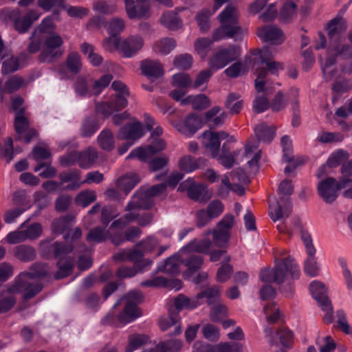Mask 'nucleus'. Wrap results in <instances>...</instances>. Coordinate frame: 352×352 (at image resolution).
I'll use <instances>...</instances> for the list:
<instances>
[{"label":"nucleus","instance_id":"2f4dec72","mask_svg":"<svg viewBox=\"0 0 352 352\" xmlns=\"http://www.w3.org/2000/svg\"><path fill=\"white\" fill-rule=\"evenodd\" d=\"M60 179L62 184L67 182L70 183L64 188L65 190H75L83 184L80 171L77 169L62 173L60 175Z\"/></svg>","mask_w":352,"mask_h":352},{"label":"nucleus","instance_id":"69168bd1","mask_svg":"<svg viewBox=\"0 0 352 352\" xmlns=\"http://www.w3.org/2000/svg\"><path fill=\"white\" fill-rule=\"evenodd\" d=\"M66 63L68 69L74 73L78 72L82 67L81 57L78 53L75 52L68 54Z\"/></svg>","mask_w":352,"mask_h":352},{"label":"nucleus","instance_id":"9d476101","mask_svg":"<svg viewBox=\"0 0 352 352\" xmlns=\"http://www.w3.org/2000/svg\"><path fill=\"white\" fill-rule=\"evenodd\" d=\"M294 190V186L289 180H284L278 186L280 200L276 202L270 201L269 214L274 221L286 219L291 213L292 205L290 199Z\"/></svg>","mask_w":352,"mask_h":352},{"label":"nucleus","instance_id":"f3484780","mask_svg":"<svg viewBox=\"0 0 352 352\" xmlns=\"http://www.w3.org/2000/svg\"><path fill=\"white\" fill-rule=\"evenodd\" d=\"M228 140V142L234 141V138L230 136L225 131L214 132L206 131L201 136V142L211 154L212 157L217 158L220 148L221 141Z\"/></svg>","mask_w":352,"mask_h":352},{"label":"nucleus","instance_id":"052dcab7","mask_svg":"<svg viewBox=\"0 0 352 352\" xmlns=\"http://www.w3.org/2000/svg\"><path fill=\"white\" fill-rule=\"evenodd\" d=\"M220 293V289L215 286L210 287L199 294H203V302H204V298H206L208 305L212 306L219 302Z\"/></svg>","mask_w":352,"mask_h":352},{"label":"nucleus","instance_id":"1a4fd4ad","mask_svg":"<svg viewBox=\"0 0 352 352\" xmlns=\"http://www.w3.org/2000/svg\"><path fill=\"white\" fill-rule=\"evenodd\" d=\"M135 218V214L132 213L126 214L123 217L114 221L111 225L108 231L101 227H96L91 229L87 234L86 239L89 243H98L109 239L116 245H119L122 242L121 238L117 237L116 232L124 228L127 224L130 223Z\"/></svg>","mask_w":352,"mask_h":352},{"label":"nucleus","instance_id":"f8f14e48","mask_svg":"<svg viewBox=\"0 0 352 352\" xmlns=\"http://www.w3.org/2000/svg\"><path fill=\"white\" fill-rule=\"evenodd\" d=\"M142 299V293L134 290L129 292L125 298L120 300V302H124L125 305L123 311L118 316V321L120 324H126L141 316V312L137 305Z\"/></svg>","mask_w":352,"mask_h":352},{"label":"nucleus","instance_id":"2eb2a0df","mask_svg":"<svg viewBox=\"0 0 352 352\" xmlns=\"http://www.w3.org/2000/svg\"><path fill=\"white\" fill-rule=\"evenodd\" d=\"M42 39H45L40 57L42 61H52L64 53V50L62 48L63 41L60 35L52 33L41 38V41Z\"/></svg>","mask_w":352,"mask_h":352},{"label":"nucleus","instance_id":"79ce46f5","mask_svg":"<svg viewBox=\"0 0 352 352\" xmlns=\"http://www.w3.org/2000/svg\"><path fill=\"white\" fill-rule=\"evenodd\" d=\"M204 161L202 158L195 159L190 155H185L179 160V167L182 171L189 173L197 170Z\"/></svg>","mask_w":352,"mask_h":352},{"label":"nucleus","instance_id":"423d86ee","mask_svg":"<svg viewBox=\"0 0 352 352\" xmlns=\"http://www.w3.org/2000/svg\"><path fill=\"white\" fill-rule=\"evenodd\" d=\"M300 270L296 263L287 258L276 263L274 269H263L261 271L259 278L265 283L274 282L277 284L283 283L291 279H297L300 277Z\"/></svg>","mask_w":352,"mask_h":352},{"label":"nucleus","instance_id":"a18cd8bd","mask_svg":"<svg viewBox=\"0 0 352 352\" xmlns=\"http://www.w3.org/2000/svg\"><path fill=\"white\" fill-rule=\"evenodd\" d=\"M225 106L231 114L239 113L243 107V100L239 94L231 93L227 97Z\"/></svg>","mask_w":352,"mask_h":352},{"label":"nucleus","instance_id":"bb28decb","mask_svg":"<svg viewBox=\"0 0 352 352\" xmlns=\"http://www.w3.org/2000/svg\"><path fill=\"white\" fill-rule=\"evenodd\" d=\"M140 69L142 74L151 80L160 78L164 74L163 67L158 60H144L141 62Z\"/></svg>","mask_w":352,"mask_h":352},{"label":"nucleus","instance_id":"bf43d9fd","mask_svg":"<svg viewBox=\"0 0 352 352\" xmlns=\"http://www.w3.org/2000/svg\"><path fill=\"white\" fill-rule=\"evenodd\" d=\"M74 90L76 96L79 97H89L93 94L92 88L90 89L87 80L82 78L76 80Z\"/></svg>","mask_w":352,"mask_h":352},{"label":"nucleus","instance_id":"4468645a","mask_svg":"<svg viewBox=\"0 0 352 352\" xmlns=\"http://www.w3.org/2000/svg\"><path fill=\"white\" fill-rule=\"evenodd\" d=\"M309 291L320 309L325 312L324 320L330 323L333 321V307L327 296V288L320 281L313 280L309 285Z\"/></svg>","mask_w":352,"mask_h":352},{"label":"nucleus","instance_id":"dca6fc26","mask_svg":"<svg viewBox=\"0 0 352 352\" xmlns=\"http://www.w3.org/2000/svg\"><path fill=\"white\" fill-rule=\"evenodd\" d=\"M240 55V49L236 45L221 47L211 57L209 65L211 69L218 70L236 59Z\"/></svg>","mask_w":352,"mask_h":352},{"label":"nucleus","instance_id":"6e6552de","mask_svg":"<svg viewBox=\"0 0 352 352\" xmlns=\"http://www.w3.org/2000/svg\"><path fill=\"white\" fill-rule=\"evenodd\" d=\"M43 265H36L34 267L35 270L39 269L35 272L21 273L16 279L15 283L10 286L8 292L10 294L22 293L25 299H29L38 294L41 287L38 284H35L34 278L42 276L46 274V271L43 270Z\"/></svg>","mask_w":352,"mask_h":352},{"label":"nucleus","instance_id":"6ab92c4d","mask_svg":"<svg viewBox=\"0 0 352 352\" xmlns=\"http://www.w3.org/2000/svg\"><path fill=\"white\" fill-rule=\"evenodd\" d=\"M125 10L128 16L133 19L146 18L150 15V2L148 0H124Z\"/></svg>","mask_w":352,"mask_h":352},{"label":"nucleus","instance_id":"393cba45","mask_svg":"<svg viewBox=\"0 0 352 352\" xmlns=\"http://www.w3.org/2000/svg\"><path fill=\"white\" fill-rule=\"evenodd\" d=\"M172 124L181 133L191 136L202 126L203 120L201 116L192 113L186 117L183 124L173 122Z\"/></svg>","mask_w":352,"mask_h":352},{"label":"nucleus","instance_id":"de8ad7c7","mask_svg":"<svg viewBox=\"0 0 352 352\" xmlns=\"http://www.w3.org/2000/svg\"><path fill=\"white\" fill-rule=\"evenodd\" d=\"M98 143L102 149L108 151H111L115 146L112 132L109 129L102 130L98 136Z\"/></svg>","mask_w":352,"mask_h":352},{"label":"nucleus","instance_id":"412c9836","mask_svg":"<svg viewBox=\"0 0 352 352\" xmlns=\"http://www.w3.org/2000/svg\"><path fill=\"white\" fill-rule=\"evenodd\" d=\"M28 121L22 111H17L15 115L14 127L18 135L16 140L29 143L36 135V131L33 129L28 130Z\"/></svg>","mask_w":352,"mask_h":352},{"label":"nucleus","instance_id":"9b49d317","mask_svg":"<svg viewBox=\"0 0 352 352\" xmlns=\"http://www.w3.org/2000/svg\"><path fill=\"white\" fill-rule=\"evenodd\" d=\"M145 120V127L140 122L134 120L130 124L120 129L118 133V138L129 141L118 148L120 155L125 153L136 140L144 135L146 131H150L154 126V120L152 118L146 115Z\"/></svg>","mask_w":352,"mask_h":352},{"label":"nucleus","instance_id":"473e14b6","mask_svg":"<svg viewBox=\"0 0 352 352\" xmlns=\"http://www.w3.org/2000/svg\"><path fill=\"white\" fill-rule=\"evenodd\" d=\"M40 16L41 13H39L38 11L30 10L24 16L14 19V27L16 30L19 32H25L34 21L38 19Z\"/></svg>","mask_w":352,"mask_h":352},{"label":"nucleus","instance_id":"774afa93","mask_svg":"<svg viewBox=\"0 0 352 352\" xmlns=\"http://www.w3.org/2000/svg\"><path fill=\"white\" fill-rule=\"evenodd\" d=\"M125 28L123 19L115 17L111 19L107 23V30L110 35H116L122 32Z\"/></svg>","mask_w":352,"mask_h":352},{"label":"nucleus","instance_id":"cd10ccee","mask_svg":"<svg viewBox=\"0 0 352 352\" xmlns=\"http://www.w3.org/2000/svg\"><path fill=\"white\" fill-rule=\"evenodd\" d=\"M141 285L148 287H165L177 291L182 287V282L179 279L166 280L163 276H157L142 282Z\"/></svg>","mask_w":352,"mask_h":352},{"label":"nucleus","instance_id":"72a5a7b5","mask_svg":"<svg viewBox=\"0 0 352 352\" xmlns=\"http://www.w3.org/2000/svg\"><path fill=\"white\" fill-rule=\"evenodd\" d=\"M261 150L258 148L257 143L253 144H247L245 146L243 158L247 160V163L252 171L257 169V163L260 160Z\"/></svg>","mask_w":352,"mask_h":352},{"label":"nucleus","instance_id":"ea45409f","mask_svg":"<svg viewBox=\"0 0 352 352\" xmlns=\"http://www.w3.org/2000/svg\"><path fill=\"white\" fill-rule=\"evenodd\" d=\"M176 47V41L172 38H162L153 45V50L159 54L166 55L170 53Z\"/></svg>","mask_w":352,"mask_h":352},{"label":"nucleus","instance_id":"49530a36","mask_svg":"<svg viewBox=\"0 0 352 352\" xmlns=\"http://www.w3.org/2000/svg\"><path fill=\"white\" fill-rule=\"evenodd\" d=\"M80 50L82 54L86 56L93 66H98L102 61V57L95 52L94 47L88 43H83L80 45Z\"/></svg>","mask_w":352,"mask_h":352},{"label":"nucleus","instance_id":"0eeeda50","mask_svg":"<svg viewBox=\"0 0 352 352\" xmlns=\"http://www.w3.org/2000/svg\"><path fill=\"white\" fill-rule=\"evenodd\" d=\"M212 242L208 239L201 241L194 239L181 249L183 257L188 258L186 263L187 270L184 272L185 278H190L192 274L199 270L203 264V258L196 253L208 254Z\"/></svg>","mask_w":352,"mask_h":352},{"label":"nucleus","instance_id":"3c124183","mask_svg":"<svg viewBox=\"0 0 352 352\" xmlns=\"http://www.w3.org/2000/svg\"><path fill=\"white\" fill-rule=\"evenodd\" d=\"M226 144L224 143L222 146L221 154L220 155H218L217 157L219 162L228 168L232 167L234 162L238 163L243 160V159L239 160L235 158V153L234 155L229 153Z\"/></svg>","mask_w":352,"mask_h":352},{"label":"nucleus","instance_id":"f257e3e1","mask_svg":"<svg viewBox=\"0 0 352 352\" xmlns=\"http://www.w3.org/2000/svg\"><path fill=\"white\" fill-rule=\"evenodd\" d=\"M273 54L269 47L254 51L243 62L232 64L225 69L226 75L230 78H236L245 74L248 68L252 67L257 76L255 80V89L258 93L269 92V87H265L267 82L264 80L270 71L272 74H276L283 69L281 63L273 61Z\"/></svg>","mask_w":352,"mask_h":352},{"label":"nucleus","instance_id":"09e8293b","mask_svg":"<svg viewBox=\"0 0 352 352\" xmlns=\"http://www.w3.org/2000/svg\"><path fill=\"white\" fill-rule=\"evenodd\" d=\"M2 83V80H0V95L1 100H3V95L4 94L12 93L21 87L23 83V80L21 77L14 76L6 81L5 86H3Z\"/></svg>","mask_w":352,"mask_h":352},{"label":"nucleus","instance_id":"aec40b11","mask_svg":"<svg viewBox=\"0 0 352 352\" xmlns=\"http://www.w3.org/2000/svg\"><path fill=\"white\" fill-rule=\"evenodd\" d=\"M157 146L151 144L146 146L138 147L127 155V159L136 158L141 162H147L155 153L162 151L166 144L163 140H156Z\"/></svg>","mask_w":352,"mask_h":352},{"label":"nucleus","instance_id":"4c0bfd02","mask_svg":"<svg viewBox=\"0 0 352 352\" xmlns=\"http://www.w3.org/2000/svg\"><path fill=\"white\" fill-rule=\"evenodd\" d=\"M182 347V342L177 339H171L162 342L153 349L144 350L142 352H178Z\"/></svg>","mask_w":352,"mask_h":352},{"label":"nucleus","instance_id":"37998d69","mask_svg":"<svg viewBox=\"0 0 352 352\" xmlns=\"http://www.w3.org/2000/svg\"><path fill=\"white\" fill-rule=\"evenodd\" d=\"M162 24L171 30H175L181 28L182 21L178 16L177 13L173 11H168L163 14L161 17Z\"/></svg>","mask_w":352,"mask_h":352},{"label":"nucleus","instance_id":"603ef678","mask_svg":"<svg viewBox=\"0 0 352 352\" xmlns=\"http://www.w3.org/2000/svg\"><path fill=\"white\" fill-rule=\"evenodd\" d=\"M320 265L315 256H307L304 262V272L309 277H316L320 274Z\"/></svg>","mask_w":352,"mask_h":352},{"label":"nucleus","instance_id":"e2e57ef3","mask_svg":"<svg viewBox=\"0 0 352 352\" xmlns=\"http://www.w3.org/2000/svg\"><path fill=\"white\" fill-rule=\"evenodd\" d=\"M96 199V195L94 191L85 190L80 192L76 197L75 201L77 205L85 208L94 202Z\"/></svg>","mask_w":352,"mask_h":352},{"label":"nucleus","instance_id":"f704fd0d","mask_svg":"<svg viewBox=\"0 0 352 352\" xmlns=\"http://www.w3.org/2000/svg\"><path fill=\"white\" fill-rule=\"evenodd\" d=\"M98 158L97 151L92 147H88L82 152H78V164L83 169H88L94 166Z\"/></svg>","mask_w":352,"mask_h":352},{"label":"nucleus","instance_id":"13d9d810","mask_svg":"<svg viewBox=\"0 0 352 352\" xmlns=\"http://www.w3.org/2000/svg\"><path fill=\"white\" fill-rule=\"evenodd\" d=\"M148 340V338L142 334H137L130 336L129 344L126 348L125 352H133L142 345L145 344Z\"/></svg>","mask_w":352,"mask_h":352},{"label":"nucleus","instance_id":"864d4df0","mask_svg":"<svg viewBox=\"0 0 352 352\" xmlns=\"http://www.w3.org/2000/svg\"><path fill=\"white\" fill-rule=\"evenodd\" d=\"M316 344L319 352H333L336 348L335 341L329 336L318 337L316 339Z\"/></svg>","mask_w":352,"mask_h":352},{"label":"nucleus","instance_id":"a211bd4d","mask_svg":"<svg viewBox=\"0 0 352 352\" xmlns=\"http://www.w3.org/2000/svg\"><path fill=\"white\" fill-rule=\"evenodd\" d=\"M193 352H243V345L236 342H221L210 345L197 341L193 345Z\"/></svg>","mask_w":352,"mask_h":352},{"label":"nucleus","instance_id":"6e6d98bb","mask_svg":"<svg viewBox=\"0 0 352 352\" xmlns=\"http://www.w3.org/2000/svg\"><path fill=\"white\" fill-rule=\"evenodd\" d=\"M283 4L280 9V16L283 20L292 19L296 15L297 6L292 1H283Z\"/></svg>","mask_w":352,"mask_h":352},{"label":"nucleus","instance_id":"39448f33","mask_svg":"<svg viewBox=\"0 0 352 352\" xmlns=\"http://www.w3.org/2000/svg\"><path fill=\"white\" fill-rule=\"evenodd\" d=\"M220 27L213 32V41L234 38L243 34L239 25V12L235 6L228 5L218 15Z\"/></svg>","mask_w":352,"mask_h":352},{"label":"nucleus","instance_id":"f03ea898","mask_svg":"<svg viewBox=\"0 0 352 352\" xmlns=\"http://www.w3.org/2000/svg\"><path fill=\"white\" fill-rule=\"evenodd\" d=\"M346 29V22L342 18L333 19L327 27L330 47L327 50L326 57L323 58L320 56V60L324 77L327 80L335 77L336 70L333 64L336 57L339 55L344 57L352 56V47L342 43L344 38L342 35Z\"/></svg>","mask_w":352,"mask_h":352},{"label":"nucleus","instance_id":"7c9ffc66","mask_svg":"<svg viewBox=\"0 0 352 352\" xmlns=\"http://www.w3.org/2000/svg\"><path fill=\"white\" fill-rule=\"evenodd\" d=\"M203 304V294H198L192 298H188L184 295H179L175 300V306L179 311L184 309H194Z\"/></svg>","mask_w":352,"mask_h":352},{"label":"nucleus","instance_id":"c85d7f7f","mask_svg":"<svg viewBox=\"0 0 352 352\" xmlns=\"http://www.w3.org/2000/svg\"><path fill=\"white\" fill-rule=\"evenodd\" d=\"M179 190L187 191L188 195L192 199L201 201L203 199V195L206 192V188L199 184H195L192 179H187L182 182L178 188Z\"/></svg>","mask_w":352,"mask_h":352},{"label":"nucleus","instance_id":"a19ab883","mask_svg":"<svg viewBox=\"0 0 352 352\" xmlns=\"http://www.w3.org/2000/svg\"><path fill=\"white\" fill-rule=\"evenodd\" d=\"M140 181V178L138 175L127 173L118 181V190L127 195Z\"/></svg>","mask_w":352,"mask_h":352},{"label":"nucleus","instance_id":"b1692460","mask_svg":"<svg viewBox=\"0 0 352 352\" xmlns=\"http://www.w3.org/2000/svg\"><path fill=\"white\" fill-rule=\"evenodd\" d=\"M144 45V39L140 35H131L126 38L122 39L120 44V53L125 58L135 56Z\"/></svg>","mask_w":352,"mask_h":352},{"label":"nucleus","instance_id":"7ed1b4c3","mask_svg":"<svg viewBox=\"0 0 352 352\" xmlns=\"http://www.w3.org/2000/svg\"><path fill=\"white\" fill-rule=\"evenodd\" d=\"M166 188V184H160L152 186L146 191L137 192L133 197V200L129 202L126 207V214L131 212L132 215L135 214V218L131 222L137 220L138 223L142 226L150 223L152 221L151 215L149 214H140V209L151 207L153 205L152 197L164 193Z\"/></svg>","mask_w":352,"mask_h":352},{"label":"nucleus","instance_id":"4d7b16f0","mask_svg":"<svg viewBox=\"0 0 352 352\" xmlns=\"http://www.w3.org/2000/svg\"><path fill=\"white\" fill-rule=\"evenodd\" d=\"M144 252L139 250H124L123 252L118 253L115 255V258L118 260H126L128 259L131 261L135 263V265L139 263V261L143 257L144 255Z\"/></svg>","mask_w":352,"mask_h":352},{"label":"nucleus","instance_id":"c03bdc74","mask_svg":"<svg viewBox=\"0 0 352 352\" xmlns=\"http://www.w3.org/2000/svg\"><path fill=\"white\" fill-rule=\"evenodd\" d=\"M275 129L273 126H267L264 123H261L255 126L254 132L259 140L267 143L273 140Z\"/></svg>","mask_w":352,"mask_h":352},{"label":"nucleus","instance_id":"5fc2aeb1","mask_svg":"<svg viewBox=\"0 0 352 352\" xmlns=\"http://www.w3.org/2000/svg\"><path fill=\"white\" fill-rule=\"evenodd\" d=\"M112 80L113 76L110 74H106L98 80H94L92 85L93 95H100L109 85Z\"/></svg>","mask_w":352,"mask_h":352},{"label":"nucleus","instance_id":"e433bc0d","mask_svg":"<svg viewBox=\"0 0 352 352\" xmlns=\"http://www.w3.org/2000/svg\"><path fill=\"white\" fill-rule=\"evenodd\" d=\"M181 104H190L195 109H204L210 106V100L204 94H198L197 96H188L182 100Z\"/></svg>","mask_w":352,"mask_h":352},{"label":"nucleus","instance_id":"0e129e2a","mask_svg":"<svg viewBox=\"0 0 352 352\" xmlns=\"http://www.w3.org/2000/svg\"><path fill=\"white\" fill-rule=\"evenodd\" d=\"M227 315V307L222 303H217L212 306L210 318L213 322H220Z\"/></svg>","mask_w":352,"mask_h":352},{"label":"nucleus","instance_id":"5701e85b","mask_svg":"<svg viewBox=\"0 0 352 352\" xmlns=\"http://www.w3.org/2000/svg\"><path fill=\"white\" fill-rule=\"evenodd\" d=\"M54 28V23L52 16L45 18L38 28L35 30L32 35V41L28 46V51L30 53H35L41 49V38H43L45 33L50 32Z\"/></svg>","mask_w":352,"mask_h":352},{"label":"nucleus","instance_id":"8fccbe9b","mask_svg":"<svg viewBox=\"0 0 352 352\" xmlns=\"http://www.w3.org/2000/svg\"><path fill=\"white\" fill-rule=\"evenodd\" d=\"M93 10L102 14H111L116 12L117 6L104 0H97L93 3Z\"/></svg>","mask_w":352,"mask_h":352},{"label":"nucleus","instance_id":"338daca9","mask_svg":"<svg viewBox=\"0 0 352 352\" xmlns=\"http://www.w3.org/2000/svg\"><path fill=\"white\" fill-rule=\"evenodd\" d=\"M263 313L269 323L276 322L280 317L279 309L275 304H268L265 306Z\"/></svg>","mask_w":352,"mask_h":352},{"label":"nucleus","instance_id":"4be33fe9","mask_svg":"<svg viewBox=\"0 0 352 352\" xmlns=\"http://www.w3.org/2000/svg\"><path fill=\"white\" fill-rule=\"evenodd\" d=\"M188 258H184L181 250L176 254L168 257L164 262L158 265L157 271L168 274H177L180 272V265L184 264L186 267Z\"/></svg>","mask_w":352,"mask_h":352},{"label":"nucleus","instance_id":"a878e982","mask_svg":"<svg viewBox=\"0 0 352 352\" xmlns=\"http://www.w3.org/2000/svg\"><path fill=\"white\" fill-rule=\"evenodd\" d=\"M258 37L272 45H280L285 40V36L280 28L274 25H265L258 30Z\"/></svg>","mask_w":352,"mask_h":352},{"label":"nucleus","instance_id":"c9c22d12","mask_svg":"<svg viewBox=\"0 0 352 352\" xmlns=\"http://www.w3.org/2000/svg\"><path fill=\"white\" fill-rule=\"evenodd\" d=\"M277 228L280 232H286L289 235H293L296 233L302 234V232H307L304 229L303 222L298 217L291 219L289 223H285L284 224L278 225Z\"/></svg>","mask_w":352,"mask_h":352},{"label":"nucleus","instance_id":"ddd939ff","mask_svg":"<svg viewBox=\"0 0 352 352\" xmlns=\"http://www.w3.org/2000/svg\"><path fill=\"white\" fill-rule=\"evenodd\" d=\"M351 184V180L348 178L338 182L332 177H328L318 183V194L326 203L331 204L336 199L339 190L349 188Z\"/></svg>","mask_w":352,"mask_h":352},{"label":"nucleus","instance_id":"680f3d73","mask_svg":"<svg viewBox=\"0 0 352 352\" xmlns=\"http://www.w3.org/2000/svg\"><path fill=\"white\" fill-rule=\"evenodd\" d=\"M214 12H210L208 9L201 10L196 16V21L202 32H206L210 28L209 18Z\"/></svg>","mask_w":352,"mask_h":352},{"label":"nucleus","instance_id":"c756f323","mask_svg":"<svg viewBox=\"0 0 352 352\" xmlns=\"http://www.w3.org/2000/svg\"><path fill=\"white\" fill-rule=\"evenodd\" d=\"M228 118V113L220 107L215 106L205 113L206 122L210 126H221Z\"/></svg>","mask_w":352,"mask_h":352},{"label":"nucleus","instance_id":"20e7f679","mask_svg":"<svg viewBox=\"0 0 352 352\" xmlns=\"http://www.w3.org/2000/svg\"><path fill=\"white\" fill-rule=\"evenodd\" d=\"M115 94L107 95L103 97L102 100L96 104L98 113L104 117L111 116L113 112L124 109L128 105L129 91L126 85L120 80H115L111 85Z\"/></svg>","mask_w":352,"mask_h":352},{"label":"nucleus","instance_id":"58836bf2","mask_svg":"<svg viewBox=\"0 0 352 352\" xmlns=\"http://www.w3.org/2000/svg\"><path fill=\"white\" fill-rule=\"evenodd\" d=\"M272 345L278 344L279 342L285 347H290L293 343V334L291 331L286 329L278 330L270 339Z\"/></svg>","mask_w":352,"mask_h":352}]
</instances>
